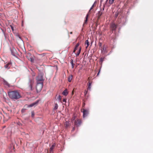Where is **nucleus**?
<instances>
[{
    "mask_svg": "<svg viewBox=\"0 0 153 153\" xmlns=\"http://www.w3.org/2000/svg\"><path fill=\"white\" fill-rule=\"evenodd\" d=\"M3 81L4 84L5 85L7 86L8 87H10V85L4 79L3 80Z\"/></svg>",
    "mask_w": 153,
    "mask_h": 153,
    "instance_id": "obj_12",
    "label": "nucleus"
},
{
    "mask_svg": "<svg viewBox=\"0 0 153 153\" xmlns=\"http://www.w3.org/2000/svg\"><path fill=\"white\" fill-rule=\"evenodd\" d=\"M70 34H72V32H71L70 33Z\"/></svg>",
    "mask_w": 153,
    "mask_h": 153,
    "instance_id": "obj_44",
    "label": "nucleus"
},
{
    "mask_svg": "<svg viewBox=\"0 0 153 153\" xmlns=\"http://www.w3.org/2000/svg\"><path fill=\"white\" fill-rule=\"evenodd\" d=\"M102 14V13L100 11H99L98 13V18H99L100 16H101Z\"/></svg>",
    "mask_w": 153,
    "mask_h": 153,
    "instance_id": "obj_24",
    "label": "nucleus"
},
{
    "mask_svg": "<svg viewBox=\"0 0 153 153\" xmlns=\"http://www.w3.org/2000/svg\"><path fill=\"white\" fill-rule=\"evenodd\" d=\"M58 100H61V96L60 95H59L58 97Z\"/></svg>",
    "mask_w": 153,
    "mask_h": 153,
    "instance_id": "obj_34",
    "label": "nucleus"
},
{
    "mask_svg": "<svg viewBox=\"0 0 153 153\" xmlns=\"http://www.w3.org/2000/svg\"><path fill=\"white\" fill-rule=\"evenodd\" d=\"M76 118V116H74L72 118V120H74Z\"/></svg>",
    "mask_w": 153,
    "mask_h": 153,
    "instance_id": "obj_36",
    "label": "nucleus"
},
{
    "mask_svg": "<svg viewBox=\"0 0 153 153\" xmlns=\"http://www.w3.org/2000/svg\"><path fill=\"white\" fill-rule=\"evenodd\" d=\"M10 27L11 28V29L13 31L14 30V28H13V27L12 26V25H10Z\"/></svg>",
    "mask_w": 153,
    "mask_h": 153,
    "instance_id": "obj_35",
    "label": "nucleus"
},
{
    "mask_svg": "<svg viewBox=\"0 0 153 153\" xmlns=\"http://www.w3.org/2000/svg\"><path fill=\"white\" fill-rule=\"evenodd\" d=\"M79 43H77L76 45L75 48H74V50L73 52H75V51L77 49V48L79 47Z\"/></svg>",
    "mask_w": 153,
    "mask_h": 153,
    "instance_id": "obj_16",
    "label": "nucleus"
},
{
    "mask_svg": "<svg viewBox=\"0 0 153 153\" xmlns=\"http://www.w3.org/2000/svg\"><path fill=\"white\" fill-rule=\"evenodd\" d=\"M82 112L83 114V118L87 116L89 113L88 110L84 109H83V111Z\"/></svg>",
    "mask_w": 153,
    "mask_h": 153,
    "instance_id": "obj_7",
    "label": "nucleus"
},
{
    "mask_svg": "<svg viewBox=\"0 0 153 153\" xmlns=\"http://www.w3.org/2000/svg\"><path fill=\"white\" fill-rule=\"evenodd\" d=\"M58 108V105L57 103L55 104V106L54 108V110H56Z\"/></svg>",
    "mask_w": 153,
    "mask_h": 153,
    "instance_id": "obj_26",
    "label": "nucleus"
},
{
    "mask_svg": "<svg viewBox=\"0 0 153 153\" xmlns=\"http://www.w3.org/2000/svg\"><path fill=\"white\" fill-rule=\"evenodd\" d=\"M1 30L2 31V32L4 35L5 39H6V35L5 33V30H3L2 29H1Z\"/></svg>",
    "mask_w": 153,
    "mask_h": 153,
    "instance_id": "obj_23",
    "label": "nucleus"
},
{
    "mask_svg": "<svg viewBox=\"0 0 153 153\" xmlns=\"http://www.w3.org/2000/svg\"><path fill=\"white\" fill-rule=\"evenodd\" d=\"M29 60H30L32 62H33L34 61L32 57H31V56Z\"/></svg>",
    "mask_w": 153,
    "mask_h": 153,
    "instance_id": "obj_30",
    "label": "nucleus"
},
{
    "mask_svg": "<svg viewBox=\"0 0 153 153\" xmlns=\"http://www.w3.org/2000/svg\"><path fill=\"white\" fill-rule=\"evenodd\" d=\"M74 130H75V128H74V127L72 129V131H74Z\"/></svg>",
    "mask_w": 153,
    "mask_h": 153,
    "instance_id": "obj_39",
    "label": "nucleus"
},
{
    "mask_svg": "<svg viewBox=\"0 0 153 153\" xmlns=\"http://www.w3.org/2000/svg\"><path fill=\"white\" fill-rule=\"evenodd\" d=\"M71 65L72 68H74L75 64L74 62V60L73 59H71Z\"/></svg>",
    "mask_w": 153,
    "mask_h": 153,
    "instance_id": "obj_13",
    "label": "nucleus"
},
{
    "mask_svg": "<svg viewBox=\"0 0 153 153\" xmlns=\"http://www.w3.org/2000/svg\"><path fill=\"white\" fill-rule=\"evenodd\" d=\"M36 80L37 84L36 89L37 92L39 93L41 91L43 86L44 80L43 76L41 74L39 75L36 78Z\"/></svg>",
    "mask_w": 153,
    "mask_h": 153,
    "instance_id": "obj_1",
    "label": "nucleus"
},
{
    "mask_svg": "<svg viewBox=\"0 0 153 153\" xmlns=\"http://www.w3.org/2000/svg\"><path fill=\"white\" fill-rule=\"evenodd\" d=\"M119 13L118 12H116L115 14L114 17L115 18H117L119 15Z\"/></svg>",
    "mask_w": 153,
    "mask_h": 153,
    "instance_id": "obj_27",
    "label": "nucleus"
},
{
    "mask_svg": "<svg viewBox=\"0 0 153 153\" xmlns=\"http://www.w3.org/2000/svg\"><path fill=\"white\" fill-rule=\"evenodd\" d=\"M26 110V109H22V110H21V112L22 113H24V112H25V111Z\"/></svg>",
    "mask_w": 153,
    "mask_h": 153,
    "instance_id": "obj_33",
    "label": "nucleus"
},
{
    "mask_svg": "<svg viewBox=\"0 0 153 153\" xmlns=\"http://www.w3.org/2000/svg\"><path fill=\"white\" fill-rule=\"evenodd\" d=\"M117 28V26L114 23H112L111 24L110 28L112 31L116 30Z\"/></svg>",
    "mask_w": 153,
    "mask_h": 153,
    "instance_id": "obj_5",
    "label": "nucleus"
},
{
    "mask_svg": "<svg viewBox=\"0 0 153 153\" xmlns=\"http://www.w3.org/2000/svg\"><path fill=\"white\" fill-rule=\"evenodd\" d=\"M85 44L87 45V46L86 47V48H87L88 46L89 45V42L88 40H87L85 41Z\"/></svg>",
    "mask_w": 153,
    "mask_h": 153,
    "instance_id": "obj_22",
    "label": "nucleus"
},
{
    "mask_svg": "<svg viewBox=\"0 0 153 153\" xmlns=\"http://www.w3.org/2000/svg\"><path fill=\"white\" fill-rule=\"evenodd\" d=\"M34 113L33 111L31 112V117H32L33 118L34 116Z\"/></svg>",
    "mask_w": 153,
    "mask_h": 153,
    "instance_id": "obj_31",
    "label": "nucleus"
},
{
    "mask_svg": "<svg viewBox=\"0 0 153 153\" xmlns=\"http://www.w3.org/2000/svg\"><path fill=\"white\" fill-rule=\"evenodd\" d=\"M105 59L104 57H101L100 58V62L102 64L103 62L104 61Z\"/></svg>",
    "mask_w": 153,
    "mask_h": 153,
    "instance_id": "obj_25",
    "label": "nucleus"
},
{
    "mask_svg": "<svg viewBox=\"0 0 153 153\" xmlns=\"http://www.w3.org/2000/svg\"><path fill=\"white\" fill-rule=\"evenodd\" d=\"M34 82L33 79L30 78L29 79L27 85L28 88L29 89L30 91L33 90V87L34 85Z\"/></svg>",
    "mask_w": 153,
    "mask_h": 153,
    "instance_id": "obj_3",
    "label": "nucleus"
},
{
    "mask_svg": "<svg viewBox=\"0 0 153 153\" xmlns=\"http://www.w3.org/2000/svg\"><path fill=\"white\" fill-rule=\"evenodd\" d=\"M9 97L13 100H17L21 97L19 93L17 91H14L9 92L8 93Z\"/></svg>",
    "mask_w": 153,
    "mask_h": 153,
    "instance_id": "obj_2",
    "label": "nucleus"
},
{
    "mask_svg": "<svg viewBox=\"0 0 153 153\" xmlns=\"http://www.w3.org/2000/svg\"><path fill=\"white\" fill-rule=\"evenodd\" d=\"M81 48L79 47V49L78 51V52H77V53L76 54V56H77L79 55L81 51Z\"/></svg>",
    "mask_w": 153,
    "mask_h": 153,
    "instance_id": "obj_18",
    "label": "nucleus"
},
{
    "mask_svg": "<svg viewBox=\"0 0 153 153\" xmlns=\"http://www.w3.org/2000/svg\"><path fill=\"white\" fill-rule=\"evenodd\" d=\"M68 92L67 91V89H66L62 93V94L64 95L67 96L68 94Z\"/></svg>",
    "mask_w": 153,
    "mask_h": 153,
    "instance_id": "obj_15",
    "label": "nucleus"
},
{
    "mask_svg": "<svg viewBox=\"0 0 153 153\" xmlns=\"http://www.w3.org/2000/svg\"><path fill=\"white\" fill-rule=\"evenodd\" d=\"M11 54L13 56H16V50L15 48H13L11 50Z\"/></svg>",
    "mask_w": 153,
    "mask_h": 153,
    "instance_id": "obj_10",
    "label": "nucleus"
},
{
    "mask_svg": "<svg viewBox=\"0 0 153 153\" xmlns=\"http://www.w3.org/2000/svg\"><path fill=\"white\" fill-rule=\"evenodd\" d=\"M39 100H37L34 102L31 103V104L29 105L28 106V107H32L33 106H36L37 105L38 103L39 102Z\"/></svg>",
    "mask_w": 153,
    "mask_h": 153,
    "instance_id": "obj_8",
    "label": "nucleus"
},
{
    "mask_svg": "<svg viewBox=\"0 0 153 153\" xmlns=\"http://www.w3.org/2000/svg\"><path fill=\"white\" fill-rule=\"evenodd\" d=\"M17 124L19 126H21L22 125V124L19 122L17 123Z\"/></svg>",
    "mask_w": 153,
    "mask_h": 153,
    "instance_id": "obj_37",
    "label": "nucleus"
},
{
    "mask_svg": "<svg viewBox=\"0 0 153 153\" xmlns=\"http://www.w3.org/2000/svg\"><path fill=\"white\" fill-rule=\"evenodd\" d=\"M101 52L103 53H105L107 52L106 50V48L105 47V45L102 46V49H101Z\"/></svg>",
    "mask_w": 153,
    "mask_h": 153,
    "instance_id": "obj_9",
    "label": "nucleus"
},
{
    "mask_svg": "<svg viewBox=\"0 0 153 153\" xmlns=\"http://www.w3.org/2000/svg\"><path fill=\"white\" fill-rule=\"evenodd\" d=\"M94 3H94L93 4V5H92V6H91V7H93H93H94Z\"/></svg>",
    "mask_w": 153,
    "mask_h": 153,
    "instance_id": "obj_41",
    "label": "nucleus"
},
{
    "mask_svg": "<svg viewBox=\"0 0 153 153\" xmlns=\"http://www.w3.org/2000/svg\"><path fill=\"white\" fill-rule=\"evenodd\" d=\"M87 92H88V91L87 90H85V91H84V95L85 96H86V94H87Z\"/></svg>",
    "mask_w": 153,
    "mask_h": 153,
    "instance_id": "obj_32",
    "label": "nucleus"
},
{
    "mask_svg": "<svg viewBox=\"0 0 153 153\" xmlns=\"http://www.w3.org/2000/svg\"><path fill=\"white\" fill-rule=\"evenodd\" d=\"M82 123V121L80 119H78L75 120L74 122V126L76 127L79 126Z\"/></svg>",
    "mask_w": 153,
    "mask_h": 153,
    "instance_id": "obj_4",
    "label": "nucleus"
},
{
    "mask_svg": "<svg viewBox=\"0 0 153 153\" xmlns=\"http://www.w3.org/2000/svg\"><path fill=\"white\" fill-rule=\"evenodd\" d=\"M10 65V63H8L7 64L5 65H4V67L6 69H9L10 68V67L9 66V65Z\"/></svg>",
    "mask_w": 153,
    "mask_h": 153,
    "instance_id": "obj_17",
    "label": "nucleus"
},
{
    "mask_svg": "<svg viewBox=\"0 0 153 153\" xmlns=\"http://www.w3.org/2000/svg\"><path fill=\"white\" fill-rule=\"evenodd\" d=\"M93 7H91L90 8V9L88 13L86 15V17H85V19L84 22V23H83V25H85V24H87V22L88 21V15H89V14L90 13V11L93 9Z\"/></svg>",
    "mask_w": 153,
    "mask_h": 153,
    "instance_id": "obj_6",
    "label": "nucleus"
},
{
    "mask_svg": "<svg viewBox=\"0 0 153 153\" xmlns=\"http://www.w3.org/2000/svg\"><path fill=\"white\" fill-rule=\"evenodd\" d=\"M31 55L30 53H28L27 54L26 56V57L29 60L30 59V58L31 57Z\"/></svg>",
    "mask_w": 153,
    "mask_h": 153,
    "instance_id": "obj_19",
    "label": "nucleus"
},
{
    "mask_svg": "<svg viewBox=\"0 0 153 153\" xmlns=\"http://www.w3.org/2000/svg\"><path fill=\"white\" fill-rule=\"evenodd\" d=\"M98 45H99V47L100 48H102V44L101 42H99V43H98Z\"/></svg>",
    "mask_w": 153,
    "mask_h": 153,
    "instance_id": "obj_28",
    "label": "nucleus"
},
{
    "mask_svg": "<svg viewBox=\"0 0 153 153\" xmlns=\"http://www.w3.org/2000/svg\"><path fill=\"white\" fill-rule=\"evenodd\" d=\"M108 0H106V1H105V2H106V3H107V2H108Z\"/></svg>",
    "mask_w": 153,
    "mask_h": 153,
    "instance_id": "obj_43",
    "label": "nucleus"
},
{
    "mask_svg": "<svg viewBox=\"0 0 153 153\" xmlns=\"http://www.w3.org/2000/svg\"><path fill=\"white\" fill-rule=\"evenodd\" d=\"M114 0H109V3L110 4H112L114 1Z\"/></svg>",
    "mask_w": 153,
    "mask_h": 153,
    "instance_id": "obj_29",
    "label": "nucleus"
},
{
    "mask_svg": "<svg viewBox=\"0 0 153 153\" xmlns=\"http://www.w3.org/2000/svg\"><path fill=\"white\" fill-rule=\"evenodd\" d=\"M100 72V71H99L98 73L97 74V76H98L99 74V73Z\"/></svg>",
    "mask_w": 153,
    "mask_h": 153,
    "instance_id": "obj_40",
    "label": "nucleus"
},
{
    "mask_svg": "<svg viewBox=\"0 0 153 153\" xmlns=\"http://www.w3.org/2000/svg\"><path fill=\"white\" fill-rule=\"evenodd\" d=\"M65 125L66 128H68L69 127L70 125L69 122L68 121H66L65 123Z\"/></svg>",
    "mask_w": 153,
    "mask_h": 153,
    "instance_id": "obj_21",
    "label": "nucleus"
},
{
    "mask_svg": "<svg viewBox=\"0 0 153 153\" xmlns=\"http://www.w3.org/2000/svg\"><path fill=\"white\" fill-rule=\"evenodd\" d=\"M55 146V144H53L50 148V153H53V149Z\"/></svg>",
    "mask_w": 153,
    "mask_h": 153,
    "instance_id": "obj_11",
    "label": "nucleus"
},
{
    "mask_svg": "<svg viewBox=\"0 0 153 153\" xmlns=\"http://www.w3.org/2000/svg\"><path fill=\"white\" fill-rule=\"evenodd\" d=\"M91 82H89L88 86V89L89 90H90L91 88Z\"/></svg>",
    "mask_w": 153,
    "mask_h": 153,
    "instance_id": "obj_20",
    "label": "nucleus"
},
{
    "mask_svg": "<svg viewBox=\"0 0 153 153\" xmlns=\"http://www.w3.org/2000/svg\"><path fill=\"white\" fill-rule=\"evenodd\" d=\"M73 77L72 75H70L68 77V79L69 82H71V81Z\"/></svg>",
    "mask_w": 153,
    "mask_h": 153,
    "instance_id": "obj_14",
    "label": "nucleus"
},
{
    "mask_svg": "<svg viewBox=\"0 0 153 153\" xmlns=\"http://www.w3.org/2000/svg\"><path fill=\"white\" fill-rule=\"evenodd\" d=\"M66 99H64L63 100V102H66Z\"/></svg>",
    "mask_w": 153,
    "mask_h": 153,
    "instance_id": "obj_38",
    "label": "nucleus"
},
{
    "mask_svg": "<svg viewBox=\"0 0 153 153\" xmlns=\"http://www.w3.org/2000/svg\"><path fill=\"white\" fill-rule=\"evenodd\" d=\"M18 36L19 38V39H21V37L19 36L18 35Z\"/></svg>",
    "mask_w": 153,
    "mask_h": 153,
    "instance_id": "obj_42",
    "label": "nucleus"
}]
</instances>
